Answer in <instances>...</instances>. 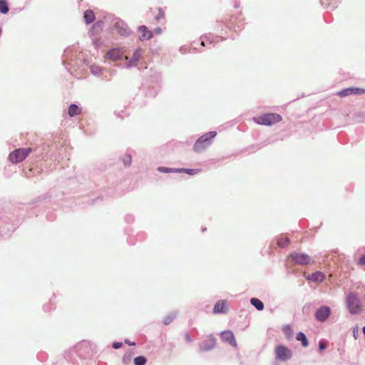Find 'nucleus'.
<instances>
[{
  "label": "nucleus",
  "instance_id": "nucleus-1",
  "mask_svg": "<svg viewBox=\"0 0 365 365\" xmlns=\"http://www.w3.org/2000/svg\"><path fill=\"white\" fill-rule=\"evenodd\" d=\"M215 131H210L199 138L194 144L193 150L196 153H201L207 149L212 143L213 138L216 136Z\"/></svg>",
  "mask_w": 365,
  "mask_h": 365
},
{
  "label": "nucleus",
  "instance_id": "nucleus-2",
  "mask_svg": "<svg viewBox=\"0 0 365 365\" xmlns=\"http://www.w3.org/2000/svg\"><path fill=\"white\" fill-rule=\"evenodd\" d=\"M255 121L263 125H272L282 120V116L277 113H265L258 118H254Z\"/></svg>",
  "mask_w": 365,
  "mask_h": 365
},
{
  "label": "nucleus",
  "instance_id": "nucleus-3",
  "mask_svg": "<svg viewBox=\"0 0 365 365\" xmlns=\"http://www.w3.org/2000/svg\"><path fill=\"white\" fill-rule=\"evenodd\" d=\"M288 258L299 265H308L314 262V260L307 254L297 252L290 253Z\"/></svg>",
  "mask_w": 365,
  "mask_h": 365
},
{
  "label": "nucleus",
  "instance_id": "nucleus-4",
  "mask_svg": "<svg viewBox=\"0 0 365 365\" xmlns=\"http://www.w3.org/2000/svg\"><path fill=\"white\" fill-rule=\"evenodd\" d=\"M31 152L30 148L16 149L9 154V159L13 163H18L23 161Z\"/></svg>",
  "mask_w": 365,
  "mask_h": 365
},
{
  "label": "nucleus",
  "instance_id": "nucleus-5",
  "mask_svg": "<svg viewBox=\"0 0 365 365\" xmlns=\"http://www.w3.org/2000/svg\"><path fill=\"white\" fill-rule=\"evenodd\" d=\"M275 354L277 359L283 361L291 359L292 356V351L283 345L276 347Z\"/></svg>",
  "mask_w": 365,
  "mask_h": 365
},
{
  "label": "nucleus",
  "instance_id": "nucleus-6",
  "mask_svg": "<svg viewBox=\"0 0 365 365\" xmlns=\"http://www.w3.org/2000/svg\"><path fill=\"white\" fill-rule=\"evenodd\" d=\"M142 56V50L138 48L135 50L133 56L130 59H129L128 56H125V59L127 62L124 64V66L126 68H130L132 67H135L137 66L138 62L140 61Z\"/></svg>",
  "mask_w": 365,
  "mask_h": 365
},
{
  "label": "nucleus",
  "instance_id": "nucleus-7",
  "mask_svg": "<svg viewBox=\"0 0 365 365\" xmlns=\"http://www.w3.org/2000/svg\"><path fill=\"white\" fill-rule=\"evenodd\" d=\"M331 314V309L327 306L319 307L315 313L316 319L319 322H325Z\"/></svg>",
  "mask_w": 365,
  "mask_h": 365
},
{
  "label": "nucleus",
  "instance_id": "nucleus-8",
  "mask_svg": "<svg viewBox=\"0 0 365 365\" xmlns=\"http://www.w3.org/2000/svg\"><path fill=\"white\" fill-rule=\"evenodd\" d=\"M215 345L216 339L212 335H210L207 339L200 344L199 349L200 351H208L212 350Z\"/></svg>",
  "mask_w": 365,
  "mask_h": 365
},
{
  "label": "nucleus",
  "instance_id": "nucleus-9",
  "mask_svg": "<svg viewBox=\"0 0 365 365\" xmlns=\"http://www.w3.org/2000/svg\"><path fill=\"white\" fill-rule=\"evenodd\" d=\"M114 27L117 32L121 36H126L130 33L126 24L121 20H117L114 24Z\"/></svg>",
  "mask_w": 365,
  "mask_h": 365
},
{
  "label": "nucleus",
  "instance_id": "nucleus-10",
  "mask_svg": "<svg viewBox=\"0 0 365 365\" xmlns=\"http://www.w3.org/2000/svg\"><path fill=\"white\" fill-rule=\"evenodd\" d=\"M221 338L222 341L227 342L232 346L236 347L237 346V342L234 336V334L231 331H222L221 334Z\"/></svg>",
  "mask_w": 365,
  "mask_h": 365
},
{
  "label": "nucleus",
  "instance_id": "nucleus-11",
  "mask_svg": "<svg viewBox=\"0 0 365 365\" xmlns=\"http://www.w3.org/2000/svg\"><path fill=\"white\" fill-rule=\"evenodd\" d=\"M123 55V52L120 48H113L109 50L107 53L106 56L112 61H117L120 59H121Z\"/></svg>",
  "mask_w": 365,
  "mask_h": 365
},
{
  "label": "nucleus",
  "instance_id": "nucleus-12",
  "mask_svg": "<svg viewBox=\"0 0 365 365\" xmlns=\"http://www.w3.org/2000/svg\"><path fill=\"white\" fill-rule=\"evenodd\" d=\"M222 37H220L217 36H214L211 34H209L207 35H205L204 36V38L202 39L201 45L202 46H205L206 41L209 44H212V43H215V42H219L220 41H222Z\"/></svg>",
  "mask_w": 365,
  "mask_h": 365
},
{
  "label": "nucleus",
  "instance_id": "nucleus-13",
  "mask_svg": "<svg viewBox=\"0 0 365 365\" xmlns=\"http://www.w3.org/2000/svg\"><path fill=\"white\" fill-rule=\"evenodd\" d=\"M226 301L219 300L216 302L213 308L215 314H223L227 312Z\"/></svg>",
  "mask_w": 365,
  "mask_h": 365
},
{
  "label": "nucleus",
  "instance_id": "nucleus-14",
  "mask_svg": "<svg viewBox=\"0 0 365 365\" xmlns=\"http://www.w3.org/2000/svg\"><path fill=\"white\" fill-rule=\"evenodd\" d=\"M324 274L319 271L312 273L307 277L308 280L317 283L322 282L324 280Z\"/></svg>",
  "mask_w": 365,
  "mask_h": 365
},
{
  "label": "nucleus",
  "instance_id": "nucleus-15",
  "mask_svg": "<svg viewBox=\"0 0 365 365\" xmlns=\"http://www.w3.org/2000/svg\"><path fill=\"white\" fill-rule=\"evenodd\" d=\"M139 31L141 33V35L139 36L140 40L143 39H150L153 36V34L151 31H148L145 26H141L139 27Z\"/></svg>",
  "mask_w": 365,
  "mask_h": 365
},
{
  "label": "nucleus",
  "instance_id": "nucleus-16",
  "mask_svg": "<svg viewBox=\"0 0 365 365\" xmlns=\"http://www.w3.org/2000/svg\"><path fill=\"white\" fill-rule=\"evenodd\" d=\"M83 18L87 24L92 23L95 20L93 11L92 10H86L84 12Z\"/></svg>",
  "mask_w": 365,
  "mask_h": 365
},
{
  "label": "nucleus",
  "instance_id": "nucleus-17",
  "mask_svg": "<svg viewBox=\"0 0 365 365\" xmlns=\"http://www.w3.org/2000/svg\"><path fill=\"white\" fill-rule=\"evenodd\" d=\"M297 340L300 341L302 342V345L303 347H307L309 345V341L306 336V335L302 332L299 331L296 336Z\"/></svg>",
  "mask_w": 365,
  "mask_h": 365
},
{
  "label": "nucleus",
  "instance_id": "nucleus-18",
  "mask_svg": "<svg viewBox=\"0 0 365 365\" xmlns=\"http://www.w3.org/2000/svg\"><path fill=\"white\" fill-rule=\"evenodd\" d=\"M250 303L259 311H262L264 309L263 302L257 298H252L250 299Z\"/></svg>",
  "mask_w": 365,
  "mask_h": 365
},
{
  "label": "nucleus",
  "instance_id": "nucleus-19",
  "mask_svg": "<svg viewBox=\"0 0 365 365\" xmlns=\"http://www.w3.org/2000/svg\"><path fill=\"white\" fill-rule=\"evenodd\" d=\"M80 113V108L76 104H71L69 106L68 113L71 117H73Z\"/></svg>",
  "mask_w": 365,
  "mask_h": 365
},
{
  "label": "nucleus",
  "instance_id": "nucleus-20",
  "mask_svg": "<svg viewBox=\"0 0 365 365\" xmlns=\"http://www.w3.org/2000/svg\"><path fill=\"white\" fill-rule=\"evenodd\" d=\"M282 330L287 339L289 340L293 337V331L290 325L284 326Z\"/></svg>",
  "mask_w": 365,
  "mask_h": 365
},
{
  "label": "nucleus",
  "instance_id": "nucleus-21",
  "mask_svg": "<svg viewBox=\"0 0 365 365\" xmlns=\"http://www.w3.org/2000/svg\"><path fill=\"white\" fill-rule=\"evenodd\" d=\"M178 173H186L188 175H194L199 173L201 170L200 169H188V168H178L177 170Z\"/></svg>",
  "mask_w": 365,
  "mask_h": 365
},
{
  "label": "nucleus",
  "instance_id": "nucleus-22",
  "mask_svg": "<svg viewBox=\"0 0 365 365\" xmlns=\"http://www.w3.org/2000/svg\"><path fill=\"white\" fill-rule=\"evenodd\" d=\"M9 6L6 0H0V13L6 14L9 12Z\"/></svg>",
  "mask_w": 365,
  "mask_h": 365
},
{
  "label": "nucleus",
  "instance_id": "nucleus-23",
  "mask_svg": "<svg viewBox=\"0 0 365 365\" xmlns=\"http://www.w3.org/2000/svg\"><path fill=\"white\" fill-rule=\"evenodd\" d=\"M176 317V313L172 312L169 314L168 316H166L163 320V324L165 325L170 324L173 319Z\"/></svg>",
  "mask_w": 365,
  "mask_h": 365
},
{
  "label": "nucleus",
  "instance_id": "nucleus-24",
  "mask_svg": "<svg viewBox=\"0 0 365 365\" xmlns=\"http://www.w3.org/2000/svg\"><path fill=\"white\" fill-rule=\"evenodd\" d=\"M351 92H352V89L351 88H344L340 91H339L337 93V95L339 96V97H346V96H350V95H352L351 94Z\"/></svg>",
  "mask_w": 365,
  "mask_h": 365
},
{
  "label": "nucleus",
  "instance_id": "nucleus-25",
  "mask_svg": "<svg viewBox=\"0 0 365 365\" xmlns=\"http://www.w3.org/2000/svg\"><path fill=\"white\" fill-rule=\"evenodd\" d=\"M178 168H167V167H158V170L161 173H178Z\"/></svg>",
  "mask_w": 365,
  "mask_h": 365
},
{
  "label": "nucleus",
  "instance_id": "nucleus-26",
  "mask_svg": "<svg viewBox=\"0 0 365 365\" xmlns=\"http://www.w3.org/2000/svg\"><path fill=\"white\" fill-rule=\"evenodd\" d=\"M147 361V359L143 356H139L134 359V364L135 365H145Z\"/></svg>",
  "mask_w": 365,
  "mask_h": 365
},
{
  "label": "nucleus",
  "instance_id": "nucleus-27",
  "mask_svg": "<svg viewBox=\"0 0 365 365\" xmlns=\"http://www.w3.org/2000/svg\"><path fill=\"white\" fill-rule=\"evenodd\" d=\"M289 243V240L287 237L280 238L277 240V245L280 247H285Z\"/></svg>",
  "mask_w": 365,
  "mask_h": 365
},
{
  "label": "nucleus",
  "instance_id": "nucleus-28",
  "mask_svg": "<svg viewBox=\"0 0 365 365\" xmlns=\"http://www.w3.org/2000/svg\"><path fill=\"white\" fill-rule=\"evenodd\" d=\"M91 73L95 76H99L101 73V69L96 66H92L90 68Z\"/></svg>",
  "mask_w": 365,
  "mask_h": 365
},
{
  "label": "nucleus",
  "instance_id": "nucleus-29",
  "mask_svg": "<svg viewBox=\"0 0 365 365\" xmlns=\"http://www.w3.org/2000/svg\"><path fill=\"white\" fill-rule=\"evenodd\" d=\"M351 89H352V92H351L352 95H361V94L365 93V89H363V88L351 87Z\"/></svg>",
  "mask_w": 365,
  "mask_h": 365
},
{
  "label": "nucleus",
  "instance_id": "nucleus-30",
  "mask_svg": "<svg viewBox=\"0 0 365 365\" xmlns=\"http://www.w3.org/2000/svg\"><path fill=\"white\" fill-rule=\"evenodd\" d=\"M131 161H132V159H131V155H126L123 158V164H124L125 166H130V164H131Z\"/></svg>",
  "mask_w": 365,
  "mask_h": 365
},
{
  "label": "nucleus",
  "instance_id": "nucleus-31",
  "mask_svg": "<svg viewBox=\"0 0 365 365\" xmlns=\"http://www.w3.org/2000/svg\"><path fill=\"white\" fill-rule=\"evenodd\" d=\"M333 0H321V3L322 5L325 6H331L332 5L333 7H334V4L335 3L332 2Z\"/></svg>",
  "mask_w": 365,
  "mask_h": 365
},
{
  "label": "nucleus",
  "instance_id": "nucleus-32",
  "mask_svg": "<svg viewBox=\"0 0 365 365\" xmlns=\"http://www.w3.org/2000/svg\"><path fill=\"white\" fill-rule=\"evenodd\" d=\"M327 348V343L324 340H321L319 342V350L320 351H324Z\"/></svg>",
  "mask_w": 365,
  "mask_h": 365
},
{
  "label": "nucleus",
  "instance_id": "nucleus-33",
  "mask_svg": "<svg viewBox=\"0 0 365 365\" xmlns=\"http://www.w3.org/2000/svg\"><path fill=\"white\" fill-rule=\"evenodd\" d=\"M112 346H113V348H114L115 349H118L120 348L123 346V343L122 342L115 341V342L113 343Z\"/></svg>",
  "mask_w": 365,
  "mask_h": 365
},
{
  "label": "nucleus",
  "instance_id": "nucleus-34",
  "mask_svg": "<svg viewBox=\"0 0 365 365\" xmlns=\"http://www.w3.org/2000/svg\"><path fill=\"white\" fill-rule=\"evenodd\" d=\"M358 264L361 266L365 265V254L359 258Z\"/></svg>",
  "mask_w": 365,
  "mask_h": 365
},
{
  "label": "nucleus",
  "instance_id": "nucleus-35",
  "mask_svg": "<svg viewBox=\"0 0 365 365\" xmlns=\"http://www.w3.org/2000/svg\"><path fill=\"white\" fill-rule=\"evenodd\" d=\"M164 16V12L161 9L158 10V14L156 16L155 19L158 21L160 18H163Z\"/></svg>",
  "mask_w": 365,
  "mask_h": 365
},
{
  "label": "nucleus",
  "instance_id": "nucleus-36",
  "mask_svg": "<svg viewBox=\"0 0 365 365\" xmlns=\"http://www.w3.org/2000/svg\"><path fill=\"white\" fill-rule=\"evenodd\" d=\"M125 344H128V345H130V346H135V342H132V341H130V340H128V339H125Z\"/></svg>",
  "mask_w": 365,
  "mask_h": 365
},
{
  "label": "nucleus",
  "instance_id": "nucleus-37",
  "mask_svg": "<svg viewBox=\"0 0 365 365\" xmlns=\"http://www.w3.org/2000/svg\"><path fill=\"white\" fill-rule=\"evenodd\" d=\"M358 332V328L357 327H355L353 329V334H354V336L355 339H356V334Z\"/></svg>",
  "mask_w": 365,
  "mask_h": 365
},
{
  "label": "nucleus",
  "instance_id": "nucleus-38",
  "mask_svg": "<svg viewBox=\"0 0 365 365\" xmlns=\"http://www.w3.org/2000/svg\"><path fill=\"white\" fill-rule=\"evenodd\" d=\"M185 339H186V340H187L188 342H191V341H192V339H191V338H190V335H189L188 334H185Z\"/></svg>",
  "mask_w": 365,
  "mask_h": 365
},
{
  "label": "nucleus",
  "instance_id": "nucleus-39",
  "mask_svg": "<svg viewBox=\"0 0 365 365\" xmlns=\"http://www.w3.org/2000/svg\"><path fill=\"white\" fill-rule=\"evenodd\" d=\"M205 230H206V227L202 228V231L204 232Z\"/></svg>",
  "mask_w": 365,
  "mask_h": 365
}]
</instances>
